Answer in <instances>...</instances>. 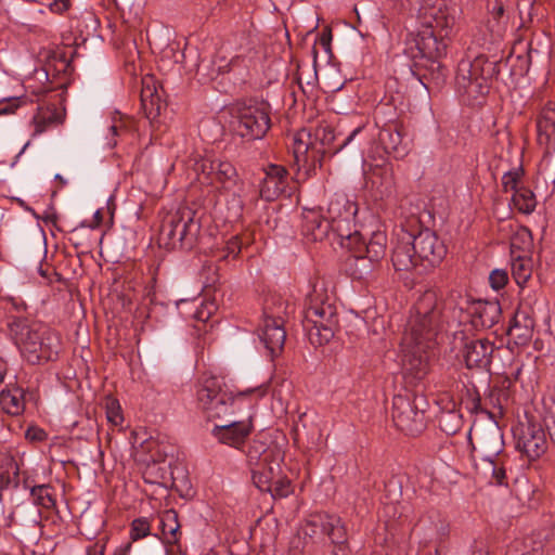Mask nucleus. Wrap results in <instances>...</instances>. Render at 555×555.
Returning <instances> with one entry per match:
<instances>
[{
    "instance_id": "1",
    "label": "nucleus",
    "mask_w": 555,
    "mask_h": 555,
    "mask_svg": "<svg viewBox=\"0 0 555 555\" xmlns=\"http://www.w3.org/2000/svg\"><path fill=\"white\" fill-rule=\"evenodd\" d=\"M501 317V307L496 301L463 300L459 307L449 300L438 302L434 291L425 292L416 301L404 327L400 343L402 365L414 372L417 378L427 373V350L431 348L435 337L442 331L444 323L450 325L470 323L478 328H490Z\"/></svg>"
},
{
    "instance_id": "2",
    "label": "nucleus",
    "mask_w": 555,
    "mask_h": 555,
    "mask_svg": "<svg viewBox=\"0 0 555 555\" xmlns=\"http://www.w3.org/2000/svg\"><path fill=\"white\" fill-rule=\"evenodd\" d=\"M357 203L337 193L331 198L325 215L314 209L305 215V229L314 241L323 240L330 231L336 233L340 246L351 253L346 271L352 279L362 280L384 258L387 237L384 232L375 231L366 241L357 228Z\"/></svg>"
},
{
    "instance_id": "3",
    "label": "nucleus",
    "mask_w": 555,
    "mask_h": 555,
    "mask_svg": "<svg viewBox=\"0 0 555 555\" xmlns=\"http://www.w3.org/2000/svg\"><path fill=\"white\" fill-rule=\"evenodd\" d=\"M411 14H415L420 29L415 44L422 56L437 61L447 54L448 38L455 18L442 4L433 0H406Z\"/></svg>"
},
{
    "instance_id": "4",
    "label": "nucleus",
    "mask_w": 555,
    "mask_h": 555,
    "mask_svg": "<svg viewBox=\"0 0 555 555\" xmlns=\"http://www.w3.org/2000/svg\"><path fill=\"white\" fill-rule=\"evenodd\" d=\"M395 236L391 260L397 271H410L418 266L433 268L447 255L444 243L429 229L414 234L401 224Z\"/></svg>"
},
{
    "instance_id": "5",
    "label": "nucleus",
    "mask_w": 555,
    "mask_h": 555,
    "mask_svg": "<svg viewBox=\"0 0 555 555\" xmlns=\"http://www.w3.org/2000/svg\"><path fill=\"white\" fill-rule=\"evenodd\" d=\"M469 441L473 459L480 474L488 478L490 483L505 485L511 460L504 452L503 434L498 424H475L469 431Z\"/></svg>"
},
{
    "instance_id": "6",
    "label": "nucleus",
    "mask_w": 555,
    "mask_h": 555,
    "mask_svg": "<svg viewBox=\"0 0 555 555\" xmlns=\"http://www.w3.org/2000/svg\"><path fill=\"white\" fill-rule=\"evenodd\" d=\"M334 302V293L328 291L324 281L313 283L306 297L302 326L314 346L330 343L335 335L338 318Z\"/></svg>"
},
{
    "instance_id": "7",
    "label": "nucleus",
    "mask_w": 555,
    "mask_h": 555,
    "mask_svg": "<svg viewBox=\"0 0 555 555\" xmlns=\"http://www.w3.org/2000/svg\"><path fill=\"white\" fill-rule=\"evenodd\" d=\"M9 326L16 346L29 363L56 359L60 337L50 327L42 324L28 325L22 319H14Z\"/></svg>"
},
{
    "instance_id": "8",
    "label": "nucleus",
    "mask_w": 555,
    "mask_h": 555,
    "mask_svg": "<svg viewBox=\"0 0 555 555\" xmlns=\"http://www.w3.org/2000/svg\"><path fill=\"white\" fill-rule=\"evenodd\" d=\"M245 455L254 485L268 487L284 460V439L280 441L269 433H259L247 443Z\"/></svg>"
},
{
    "instance_id": "9",
    "label": "nucleus",
    "mask_w": 555,
    "mask_h": 555,
    "mask_svg": "<svg viewBox=\"0 0 555 555\" xmlns=\"http://www.w3.org/2000/svg\"><path fill=\"white\" fill-rule=\"evenodd\" d=\"M198 406L209 418L232 416L244 408L250 409V402L244 393L233 395L223 389V382L216 376L204 377L197 389Z\"/></svg>"
},
{
    "instance_id": "10",
    "label": "nucleus",
    "mask_w": 555,
    "mask_h": 555,
    "mask_svg": "<svg viewBox=\"0 0 555 555\" xmlns=\"http://www.w3.org/2000/svg\"><path fill=\"white\" fill-rule=\"evenodd\" d=\"M230 114L235 132L246 140L262 139L271 127V106L263 100L236 102Z\"/></svg>"
},
{
    "instance_id": "11",
    "label": "nucleus",
    "mask_w": 555,
    "mask_h": 555,
    "mask_svg": "<svg viewBox=\"0 0 555 555\" xmlns=\"http://www.w3.org/2000/svg\"><path fill=\"white\" fill-rule=\"evenodd\" d=\"M293 310V306L279 294H272L264 300L262 320L257 332L273 357L283 349L286 338L284 322Z\"/></svg>"
},
{
    "instance_id": "12",
    "label": "nucleus",
    "mask_w": 555,
    "mask_h": 555,
    "mask_svg": "<svg viewBox=\"0 0 555 555\" xmlns=\"http://www.w3.org/2000/svg\"><path fill=\"white\" fill-rule=\"evenodd\" d=\"M494 73V64L485 56L465 57L457 65L455 83L457 91L476 100L489 91L488 81Z\"/></svg>"
},
{
    "instance_id": "13",
    "label": "nucleus",
    "mask_w": 555,
    "mask_h": 555,
    "mask_svg": "<svg viewBox=\"0 0 555 555\" xmlns=\"http://www.w3.org/2000/svg\"><path fill=\"white\" fill-rule=\"evenodd\" d=\"M425 399L422 396L396 395L392 399V420L406 435H418L425 428Z\"/></svg>"
},
{
    "instance_id": "14",
    "label": "nucleus",
    "mask_w": 555,
    "mask_h": 555,
    "mask_svg": "<svg viewBox=\"0 0 555 555\" xmlns=\"http://www.w3.org/2000/svg\"><path fill=\"white\" fill-rule=\"evenodd\" d=\"M460 344L463 360L468 369H487L491 364L494 345L487 338L468 337L464 331L454 333V344Z\"/></svg>"
},
{
    "instance_id": "15",
    "label": "nucleus",
    "mask_w": 555,
    "mask_h": 555,
    "mask_svg": "<svg viewBox=\"0 0 555 555\" xmlns=\"http://www.w3.org/2000/svg\"><path fill=\"white\" fill-rule=\"evenodd\" d=\"M199 231L198 223L190 209H183L172 215L163 225L162 233L176 246L180 243L183 248H191Z\"/></svg>"
},
{
    "instance_id": "16",
    "label": "nucleus",
    "mask_w": 555,
    "mask_h": 555,
    "mask_svg": "<svg viewBox=\"0 0 555 555\" xmlns=\"http://www.w3.org/2000/svg\"><path fill=\"white\" fill-rule=\"evenodd\" d=\"M260 196L267 202L281 195L291 196L293 186L288 171L281 165L270 164L264 168V178L260 184Z\"/></svg>"
},
{
    "instance_id": "17",
    "label": "nucleus",
    "mask_w": 555,
    "mask_h": 555,
    "mask_svg": "<svg viewBox=\"0 0 555 555\" xmlns=\"http://www.w3.org/2000/svg\"><path fill=\"white\" fill-rule=\"evenodd\" d=\"M302 533L310 538L326 534L333 543H343L346 540V528L340 517L330 514L313 516L304 526Z\"/></svg>"
},
{
    "instance_id": "18",
    "label": "nucleus",
    "mask_w": 555,
    "mask_h": 555,
    "mask_svg": "<svg viewBox=\"0 0 555 555\" xmlns=\"http://www.w3.org/2000/svg\"><path fill=\"white\" fill-rule=\"evenodd\" d=\"M253 428L251 414L248 413L246 418L229 420L224 424L215 425L212 435L219 442L241 449L246 438L251 434Z\"/></svg>"
},
{
    "instance_id": "19",
    "label": "nucleus",
    "mask_w": 555,
    "mask_h": 555,
    "mask_svg": "<svg viewBox=\"0 0 555 555\" xmlns=\"http://www.w3.org/2000/svg\"><path fill=\"white\" fill-rule=\"evenodd\" d=\"M292 152L294 157V165L297 166L298 170H305L309 173L320 162L319 151L310 141V133L306 130L298 131L293 137Z\"/></svg>"
},
{
    "instance_id": "20",
    "label": "nucleus",
    "mask_w": 555,
    "mask_h": 555,
    "mask_svg": "<svg viewBox=\"0 0 555 555\" xmlns=\"http://www.w3.org/2000/svg\"><path fill=\"white\" fill-rule=\"evenodd\" d=\"M516 447L529 461L539 459L547 449L544 430L533 424L528 425L517 439Z\"/></svg>"
},
{
    "instance_id": "21",
    "label": "nucleus",
    "mask_w": 555,
    "mask_h": 555,
    "mask_svg": "<svg viewBox=\"0 0 555 555\" xmlns=\"http://www.w3.org/2000/svg\"><path fill=\"white\" fill-rule=\"evenodd\" d=\"M414 531L424 537L425 542L443 539L449 533V524L437 512H433L420 518Z\"/></svg>"
},
{
    "instance_id": "22",
    "label": "nucleus",
    "mask_w": 555,
    "mask_h": 555,
    "mask_svg": "<svg viewBox=\"0 0 555 555\" xmlns=\"http://www.w3.org/2000/svg\"><path fill=\"white\" fill-rule=\"evenodd\" d=\"M537 140L545 147L555 142V102L548 101L537 117Z\"/></svg>"
},
{
    "instance_id": "23",
    "label": "nucleus",
    "mask_w": 555,
    "mask_h": 555,
    "mask_svg": "<svg viewBox=\"0 0 555 555\" xmlns=\"http://www.w3.org/2000/svg\"><path fill=\"white\" fill-rule=\"evenodd\" d=\"M208 162H204L202 165L203 173L207 175V180L216 189H228L232 179L235 177V168L228 162L210 160L209 170L207 167Z\"/></svg>"
},
{
    "instance_id": "24",
    "label": "nucleus",
    "mask_w": 555,
    "mask_h": 555,
    "mask_svg": "<svg viewBox=\"0 0 555 555\" xmlns=\"http://www.w3.org/2000/svg\"><path fill=\"white\" fill-rule=\"evenodd\" d=\"M141 105L146 117L151 120L157 117L160 113L163 102L152 78H144L142 80Z\"/></svg>"
},
{
    "instance_id": "25",
    "label": "nucleus",
    "mask_w": 555,
    "mask_h": 555,
    "mask_svg": "<svg viewBox=\"0 0 555 555\" xmlns=\"http://www.w3.org/2000/svg\"><path fill=\"white\" fill-rule=\"evenodd\" d=\"M25 391L23 388L13 386L0 392V408L10 415L16 416L25 410Z\"/></svg>"
},
{
    "instance_id": "26",
    "label": "nucleus",
    "mask_w": 555,
    "mask_h": 555,
    "mask_svg": "<svg viewBox=\"0 0 555 555\" xmlns=\"http://www.w3.org/2000/svg\"><path fill=\"white\" fill-rule=\"evenodd\" d=\"M551 541L543 542L534 537L526 538L522 542L515 541L508 547V555H551Z\"/></svg>"
},
{
    "instance_id": "27",
    "label": "nucleus",
    "mask_w": 555,
    "mask_h": 555,
    "mask_svg": "<svg viewBox=\"0 0 555 555\" xmlns=\"http://www.w3.org/2000/svg\"><path fill=\"white\" fill-rule=\"evenodd\" d=\"M63 119V112L56 107H39L38 113L33 118L35 126L34 135L43 133L49 127L61 124Z\"/></svg>"
},
{
    "instance_id": "28",
    "label": "nucleus",
    "mask_w": 555,
    "mask_h": 555,
    "mask_svg": "<svg viewBox=\"0 0 555 555\" xmlns=\"http://www.w3.org/2000/svg\"><path fill=\"white\" fill-rule=\"evenodd\" d=\"M159 528L162 530V539L167 544H173L178 541L179 521L175 511H165L159 517Z\"/></svg>"
},
{
    "instance_id": "29",
    "label": "nucleus",
    "mask_w": 555,
    "mask_h": 555,
    "mask_svg": "<svg viewBox=\"0 0 555 555\" xmlns=\"http://www.w3.org/2000/svg\"><path fill=\"white\" fill-rule=\"evenodd\" d=\"M532 274V260L525 255L515 256L512 260V275L516 284L524 287Z\"/></svg>"
},
{
    "instance_id": "30",
    "label": "nucleus",
    "mask_w": 555,
    "mask_h": 555,
    "mask_svg": "<svg viewBox=\"0 0 555 555\" xmlns=\"http://www.w3.org/2000/svg\"><path fill=\"white\" fill-rule=\"evenodd\" d=\"M512 203L517 210L526 215L531 214L537 206L533 192L526 186L516 190L512 196Z\"/></svg>"
},
{
    "instance_id": "31",
    "label": "nucleus",
    "mask_w": 555,
    "mask_h": 555,
    "mask_svg": "<svg viewBox=\"0 0 555 555\" xmlns=\"http://www.w3.org/2000/svg\"><path fill=\"white\" fill-rule=\"evenodd\" d=\"M20 483V466L13 459H9L0 466L1 489L17 488Z\"/></svg>"
},
{
    "instance_id": "32",
    "label": "nucleus",
    "mask_w": 555,
    "mask_h": 555,
    "mask_svg": "<svg viewBox=\"0 0 555 555\" xmlns=\"http://www.w3.org/2000/svg\"><path fill=\"white\" fill-rule=\"evenodd\" d=\"M261 491H268L273 496L286 498L292 492L291 480L283 475L281 464H279V472L276 476L269 481L268 487L258 488Z\"/></svg>"
},
{
    "instance_id": "33",
    "label": "nucleus",
    "mask_w": 555,
    "mask_h": 555,
    "mask_svg": "<svg viewBox=\"0 0 555 555\" xmlns=\"http://www.w3.org/2000/svg\"><path fill=\"white\" fill-rule=\"evenodd\" d=\"M30 495L34 500V503L38 506H41L46 509H51L55 506L56 502L53 494L50 492L49 485L34 486L30 489Z\"/></svg>"
},
{
    "instance_id": "34",
    "label": "nucleus",
    "mask_w": 555,
    "mask_h": 555,
    "mask_svg": "<svg viewBox=\"0 0 555 555\" xmlns=\"http://www.w3.org/2000/svg\"><path fill=\"white\" fill-rule=\"evenodd\" d=\"M379 140L384 144L388 153H396L400 155V144L402 141L401 133L396 129H383L379 133Z\"/></svg>"
},
{
    "instance_id": "35",
    "label": "nucleus",
    "mask_w": 555,
    "mask_h": 555,
    "mask_svg": "<svg viewBox=\"0 0 555 555\" xmlns=\"http://www.w3.org/2000/svg\"><path fill=\"white\" fill-rule=\"evenodd\" d=\"M532 245V235L529 229L519 228L511 240L512 253L514 254L516 249L527 251L530 249Z\"/></svg>"
},
{
    "instance_id": "36",
    "label": "nucleus",
    "mask_w": 555,
    "mask_h": 555,
    "mask_svg": "<svg viewBox=\"0 0 555 555\" xmlns=\"http://www.w3.org/2000/svg\"><path fill=\"white\" fill-rule=\"evenodd\" d=\"M151 534V522L145 517H139L132 520L130 528V539L138 541Z\"/></svg>"
},
{
    "instance_id": "37",
    "label": "nucleus",
    "mask_w": 555,
    "mask_h": 555,
    "mask_svg": "<svg viewBox=\"0 0 555 555\" xmlns=\"http://www.w3.org/2000/svg\"><path fill=\"white\" fill-rule=\"evenodd\" d=\"M106 418L114 425L119 426L124 422V416L119 402L114 398H107L105 402Z\"/></svg>"
},
{
    "instance_id": "38",
    "label": "nucleus",
    "mask_w": 555,
    "mask_h": 555,
    "mask_svg": "<svg viewBox=\"0 0 555 555\" xmlns=\"http://www.w3.org/2000/svg\"><path fill=\"white\" fill-rule=\"evenodd\" d=\"M216 310L217 306L214 301H202L195 307V311L192 317L195 321L205 324L212 317Z\"/></svg>"
},
{
    "instance_id": "39",
    "label": "nucleus",
    "mask_w": 555,
    "mask_h": 555,
    "mask_svg": "<svg viewBox=\"0 0 555 555\" xmlns=\"http://www.w3.org/2000/svg\"><path fill=\"white\" fill-rule=\"evenodd\" d=\"M522 176L521 169H514L511 171H507L502 177V186L505 192L513 191L516 192L517 189H519V181Z\"/></svg>"
},
{
    "instance_id": "40",
    "label": "nucleus",
    "mask_w": 555,
    "mask_h": 555,
    "mask_svg": "<svg viewBox=\"0 0 555 555\" xmlns=\"http://www.w3.org/2000/svg\"><path fill=\"white\" fill-rule=\"evenodd\" d=\"M544 404L546 410L544 423L551 440L553 443H555V399L551 398L550 400L545 401Z\"/></svg>"
},
{
    "instance_id": "41",
    "label": "nucleus",
    "mask_w": 555,
    "mask_h": 555,
    "mask_svg": "<svg viewBox=\"0 0 555 555\" xmlns=\"http://www.w3.org/2000/svg\"><path fill=\"white\" fill-rule=\"evenodd\" d=\"M130 122V119L124 117L120 113H116L112 117V124L108 128L109 133L112 137L121 135L125 131L129 130Z\"/></svg>"
},
{
    "instance_id": "42",
    "label": "nucleus",
    "mask_w": 555,
    "mask_h": 555,
    "mask_svg": "<svg viewBox=\"0 0 555 555\" xmlns=\"http://www.w3.org/2000/svg\"><path fill=\"white\" fill-rule=\"evenodd\" d=\"M385 491L387 492V499L389 500L388 508H391L395 502H398L401 496V482L397 478L392 477L385 483Z\"/></svg>"
},
{
    "instance_id": "43",
    "label": "nucleus",
    "mask_w": 555,
    "mask_h": 555,
    "mask_svg": "<svg viewBox=\"0 0 555 555\" xmlns=\"http://www.w3.org/2000/svg\"><path fill=\"white\" fill-rule=\"evenodd\" d=\"M508 282V274L505 270L495 269L489 275V283L492 289L500 291Z\"/></svg>"
},
{
    "instance_id": "44",
    "label": "nucleus",
    "mask_w": 555,
    "mask_h": 555,
    "mask_svg": "<svg viewBox=\"0 0 555 555\" xmlns=\"http://www.w3.org/2000/svg\"><path fill=\"white\" fill-rule=\"evenodd\" d=\"M241 249H242V241L241 238L235 235V236H232L225 244L224 246V254L222 256L223 259H229V258H236L238 256V254L241 253Z\"/></svg>"
},
{
    "instance_id": "45",
    "label": "nucleus",
    "mask_w": 555,
    "mask_h": 555,
    "mask_svg": "<svg viewBox=\"0 0 555 555\" xmlns=\"http://www.w3.org/2000/svg\"><path fill=\"white\" fill-rule=\"evenodd\" d=\"M22 101L20 98H9L0 101V115H8L14 113L20 107Z\"/></svg>"
},
{
    "instance_id": "46",
    "label": "nucleus",
    "mask_w": 555,
    "mask_h": 555,
    "mask_svg": "<svg viewBox=\"0 0 555 555\" xmlns=\"http://www.w3.org/2000/svg\"><path fill=\"white\" fill-rule=\"evenodd\" d=\"M505 0H487L488 13L498 21L504 13Z\"/></svg>"
},
{
    "instance_id": "47",
    "label": "nucleus",
    "mask_w": 555,
    "mask_h": 555,
    "mask_svg": "<svg viewBox=\"0 0 555 555\" xmlns=\"http://www.w3.org/2000/svg\"><path fill=\"white\" fill-rule=\"evenodd\" d=\"M73 0H52L48 4L50 12L62 15L72 7Z\"/></svg>"
},
{
    "instance_id": "48",
    "label": "nucleus",
    "mask_w": 555,
    "mask_h": 555,
    "mask_svg": "<svg viewBox=\"0 0 555 555\" xmlns=\"http://www.w3.org/2000/svg\"><path fill=\"white\" fill-rule=\"evenodd\" d=\"M229 66V64L225 65H219L217 68L214 66L211 69H209L207 73H204L206 69H208V64L204 61H202L198 64L197 72L199 74L206 75L209 79H215L219 74L223 73L224 69Z\"/></svg>"
},
{
    "instance_id": "49",
    "label": "nucleus",
    "mask_w": 555,
    "mask_h": 555,
    "mask_svg": "<svg viewBox=\"0 0 555 555\" xmlns=\"http://www.w3.org/2000/svg\"><path fill=\"white\" fill-rule=\"evenodd\" d=\"M25 436L30 441H43L47 438V433L37 426H30Z\"/></svg>"
},
{
    "instance_id": "50",
    "label": "nucleus",
    "mask_w": 555,
    "mask_h": 555,
    "mask_svg": "<svg viewBox=\"0 0 555 555\" xmlns=\"http://www.w3.org/2000/svg\"><path fill=\"white\" fill-rule=\"evenodd\" d=\"M102 219H103V214H102L101 209H98L93 215V220L89 223L87 221H83L81 223V227L95 229V228L100 227V224L102 223Z\"/></svg>"
},
{
    "instance_id": "51",
    "label": "nucleus",
    "mask_w": 555,
    "mask_h": 555,
    "mask_svg": "<svg viewBox=\"0 0 555 555\" xmlns=\"http://www.w3.org/2000/svg\"><path fill=\"white\" fill-rule=\"evenodd\" d=\"M361 130H362L361 126H359L356 129H353L351 131V133L339 145L338 151L341 150L343 147H345L347 144H349Z\"/></svg>"
},
{
    "instance_id": "52",
    "label": "nucleus",
    "mask_w": 555,
    "mask_h": 555,
    "mask_svg": "<svg viewBox=\"0 0 555 555\" xmlns=\"http://www.w3.org/2000/svg\"><path fill=\"white\" fill-rule=\"evenodd\" d=\"M130 547H131L130 543H127L125 545H120L119 547H117L114 551L113 555H127V553L129 552Z\"/></svg>"
},
{
    "instance_id": "53",
    "label": "nucleus",
    "mask_w": 555,
    "mask_h": 555,
    "mask_svg": "<svg viewBox=\"0 0 555 555\" xmlns=\"http://www.w3.org/2000/svg\"><path fill=\"white\" fill-rule=\"evenodd\" d=\"M7 363L3 359L0 358V384L3 382L4 376L7 374Z\"/></svg>"
},
{
    "instance_id": "54",
    "label": "nucleus",
    "mask_w": 555,
    "mask_h": 555,
    "mask_svg": "<svg viewBox=\"0 0 555 555\" xmlns=\"http://www.w3.org/2000/svg\"><path fill=\"white\" fill-rule=\"evenodd\" d=\"M333 139H334L333 132L331 130L328 132H326L324 130L323 141L331 142Z\"/></svg>"
},
{
    "instance_id": "55",
    "label": "nucleus",
    "mask_w": 555,
    "mask_h": 555,
    "mask_svg": "<svg viewBox=\"0 0 555 555\" xmlns=\"http://www.w3.org/2000/svg\"><path fill=\"white\" fill-rule=\"evenodd\" d=\"M273 397L276 398L280 402H283V400L285 399L282 392L275 389L273 390Z\"/></svg>"
},
{
    "instance_id": "56",
    "label": "nucleus",
    "mask_w": 555,
    "mask_h": 555,
    "mask_svg": "<svg viewBox=\"0 0 555 555\" xmlns=\"http://www.w3.org/2000/svg\"><path fill=\"white\" fill-rule=\"evenodd\" d=\"M151 459L153 462H159L162 460V453L157 452L156 454H152Z\"/></svg>"
},
{
    "instance_id": "57",
    "label": "nucleus",
    "mask_w": 555,
    "mask_h": 555,
    "mask_svg": "<svg viewBox=\"0 0 555 555\" xmlns=\"http://www.w3.org/2000/svg\"><path fill=\"white\" fill-rule=\"evenodd\" d=\"M115 145H116V141L115 140H108L107 141V146L114 147Z\"/></svg>"
},
{
    "instance_id": "58",
    "label": "nucleus",
    "mask_w": 555,
    "mask_h": 555,
    "mask_svg": "<svg viewBox=\"0 0 555 555\" xmlns=\"http://www.w3.org/2000/svg\"><path fill=\"white\" fill-rule=\"evenodd\" d=\"M30 142H26L23 149L21 150L20 154L24 153V151L29 146Z\"/></svg>"
},
{
    "instance_id": "59",
    "label": "nucleus",
    "mask_w": 555,
    "mask_h": 555,
    "mask_svg": "<svg viewBox=\"0 0 555 555\" xmlns=\"http://www.w3.org/2000/svg\"><path fill=\"white\" fill-rule=\"evenodd\" d=\"M282 387H286V388H287V390H289V389H291V383L284 382V383L282 384Z\"/></svg>"
},
{
    "instance_id": "60",
    "label": "nucleus",
    "mask_w": 555,
    "mask_h": 555,
    "mask_svg": "<svg viewBox=\"0 0 555 555\" xmlns=\"http://www.w3.org/2000/svg\"><path fill=\"white\" fill-rule=\"evenodd\" d=\"M321 42H322V44H323V46H326V44H327L325 37H322V38H321Z\"/></svg>"
},
{
    "instance_id": "61",
    "label": "nucleus",
    "mask_w": 555,
    "mask_h": 555,
    "mask_svg": "<svg viewBox=\"0 0 555 555\" xmlns=\"http://www.w3.org/2000/svg\"><path fill=\"white\" fill-rule=\"evenodd\" d=\"M416 223H417L416 219H412L411 221H409L410 225H413V224H416Z\"/></svg>"
},
{
    "instance_id": "62",
    "label": "nucleus",
    "mask_w": 555,
    "mask_h": 555,
    "mask_svg": "<svg viewBox=\"0 0 555 555\" xmlns=\"http://www.w3.org/2000/svg\"><path fill=\"white\" fill-rule=\"evenodd\" d=\"M99 555H104V550H103V547L101 548V551H100V554H99Z\"/></svg>"
}]
</instances>
